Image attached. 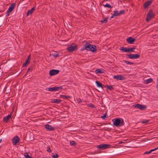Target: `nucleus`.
Wrapping results in <instances>:
<instances>
[{"label": "nucleus", "instance_id": "1", "mask_svg": "<svg viewBox=\"0 0 158 158\" xmlns=\"http://www.w3.org/2000/svg\"><path fill=\"white\" fill-rule=\"evenodd\" d=\"M97 47L96 46L90 44L89 42H86L83 47L81 49V51L85 50L94 52L96 51Z\"/></svg>", "mask_w": 158, "mask_h": 158}, {"label": "nucleus", "instance_id": "2", "mask_svg": "<svg viewBox=\"0 0 158 158\" xmlns=\"http://www.w3.org/2000/svg\"><path fill=\"white\" fill-rule=\"evenodd\" d=\"M113 124L116 127H120L123 125L124 123L122 118L114 119L112 120Z\"/></svg>", "mask_w": 158, "mask_h": 158}, {"label": "nucleus", "instance_id": "3", "mask_svg": "<svg viewBox=\"0 0 158 158\" xmlns=\"http://www.w3.org/2000/svg\"><path fill=\"white\" fill-rule=\"evenodd\" d=\"M156 15L152 10H149L146 19V21L148 22L152 19Z\"/></svg>", "mask_w": 158, "mask_h": 158}, {"label": "nucleus", "instance_id": "4", "mask_svg": "<svg viewBox=\"0 0 158 158\" xmlns=\"http://www.w3.org/2000/svg\"><path fill=\"white\" fill-rule=\"evenodd\" d=\"M111 146L109 144H101L98 145L97 148L98 149L103 150L110 148Z\"/></svg>", "mask_w": 158, "mask_h": 158}, {"label": "nucleus", "instance_id": "5", "mask_svg": "<svg viewBox=\"0 0 158 158\" xmlns=\"http://www.w3.org/2000/svg\"><path fill=\"white\" fill-rule=\"evenodd\" d=\"M62 88V86H60L59 87H52L46 88L45 89L46 90L53 91H56L59 90V89H61Z\"/></svg>", "mask_w": 158, "mask_h": 158}, {"label": "nucleus", "instance_id": "6", "mask_svg": "<svg viewBox=\"0 0 158 158\" xmlns=\"http://www.w3.org/2000/svg\"><path fill=\"white\" fill-rule=\"evenodd\" d=\"M140 55L139 54H130L127 55V58L131 59H136L139 58Z\"/></svg>", "mask_w": 158, "mask_h": 158}, {"label": "nucleus", "instance_id": "7", "mask_svg": "<svg viewBox=\"0 0 158 158\" xmlns=\"http://www.w3.org/2000/svg\"><path fill=\"white\" fill-rule=\"evenodd\" d=\"M113 15L115 16H118L121 15H124L125 14V10H122L120 11L119 12L117 10H115L113 11Z\"/></svg>", "mask_w": 158, "mask_h": 158}, {"label": "nucleus", "instance_id": "8", "mask_svg": "<svg viewBox=\"0 0 158 158\" xmlns=\"http://www.w3.org/2000/svg\"><path fill=\"white\" fill-rule=\"evenodd\" d=\"M134 106L135 108L139 109L140 110H144L147 108L146 106L139 104H137L134 105Z\"/></svg>", "mask_w": 158, "mask_h": 158}, {"label": "nucleus", "instance_id": "9", "mask_svg": "<svg viewBox=\"0 0 158 158\" xmlns=\"http://www.w3.org/2000/svg\"><path fill=\"white\" fill-rule=\"evenodd\" d=\"M12 140L13 145H16L19 142V137L16 135L12 139Z\"/></svg>", "mask_w": 158, "mask_h": 158}, {"label": "nucleus", "instance_id": "10", "mask_svg": "<svg viewBox=\"0 0 158 158\" xmlns=\"http://www.w3.org/2000/svg\"><path fill=\"white\" fill-rule=\"evenodd\" d=\"M77 45L76 44L74 46L71 45L70 47L67 48V49L68 51L70 52H72L75 50H77Z\"/></svg>", "mask_w": 158, "mask_h": 158}, {"label": "nucleus", "instance_id": "11", "mask_svg": "<svg viewBox=\"0 0 158 158\" xmlns=\"http://www.w3.org/2000/svg\"><path fill=\"white\" fill-rule=\"evenodd\" d=\"M59 70H58L52 69L49 71V75L51 76H53L58 73L59 72Z\"/></svg>", "mask_w": 158, "mask_h": 158}, {"label": "nucleus", "instance_id": "12", "mask_svg": "<svg viewBox=\"0 0 158 158\" xmlns=\"http://www.w3.org/2000/svg\"><path fill=\"white\" fill-rule=\"evenodd\" d=\"M114 79H116L117 80H124L125 78L121 75H115L113 76Z\"/></svg>", "mask_w": 158, "mask_h": 158}, {"label": "nucleus", "instance_id": "13", "mask_svg": "<svg viewBox=\"0 0 158 158\" xmlns=\"http://www.w3.org/2000/svg\"><path fill=\"white\" fill-rule=\"evenodd\" d=\"M136 40V39L133 38L131 37H129L126 39L127 41L130 44H132Z\"/></svg>", "mask_w": 158, "mask_h": 158}, {"label": "nucleus", "instance_id": "14", "mask_svg": "<svg viewBox=\"0 0 158 158\" xmlns=\"http://www.w3.org/2000/svg\"><path fill=\"white\" fill-rule=\"evenodd\" d=\"M30 61V55L27 57V58L26 59L25 61L23 64V67H26L29 64Z\"/></svg>", "mask_w": 158, "mask_h": 158}, {"label": "nucleus", "instance_id": "15", "mask_svg": "<svg viewBox=\"0 0 158 158\" xmlns=\"http://www.w3.org/2000/svg\"><path fill=\"white\" fill-rule=\"evenodd\" d=\"M11 114H9L5 117H4L3 118V122L7 123L8 122L10 118H11Z\"/></svg>", "mask_w": 158, "mask_h": 158}, {"label": "nucleus", "instance_id": "16", "mask_svg": "<svg viewBox=\"0 0 158 158\" xmlns=\"http://www.w3.org/2000/svg\"><path fill=\"white\" fill-rule=\"evenodd\" d=\"M45 128L48 131H53L54 128L53 127H52L51 125L48 124H46L45 125Z\"/></svg>", "mask_w": 158, "mask_h": 158}, {"label": "nucleus", "instance_id": "17", "mask_svg": "<svg viewBox=\"0 0 158 158\" xmlns=\"http://www.w3.org/2000/svg\"><path fill=\"white\" fill-rule=\"evenodd\" d=\"M153 0L148 1L146 2L144 5V8L146 9L150 6Z\"/></svg>", "mask_w": 158, "mask_h": 158}, {"label": "nucleus", "instance_id": "18", "mask_svg": "<svg viewBox=\"0 0 158 158\" xmlns=\"http://www.w3.org/2000/svg\"><path fill=\"white\" fill-rule=\"evenodd\" d=\"M35 6H34L31 9L28 10L27 13V15L28 16L30 14H31L35 10Z\"/></svg>", "mask_w": 158, "mask_h": 158}, {"label": "nucleus", "instance_id": "19", "mask_svg": "<svg viewBox=\"0 0 158 158\" xmlns=\"http://www.w3.org/2000/svg\"><path fill=\"white\" fill-rule=\"evenodd\" d=\"M15 3H13L11 4V6L9 7L7 10L9 12H11L13 10L15 6Z\"/></svg>", "mask_w": 158, "mask_h": 158}, {"label": "nucleus", "instance_id": "20", "mask_svg": "<svg viewBox=\"0 0 158 158\" xmlns=\"http://www.w3.org/2000/svg\"><path fill=\"white\" fill-rule=\"evenodd\" d=\"M95 83H96V85L98 87H100L102 89H103V88L102 86V85L101 82L97 81H95Z\"/></svg>", "mask_w": 158, "mask_h": 158}, {"label": "nucleus", "instance_id": "21", "mask_svg": "<svg viewBox=\"0 0 158 158\" xmlns=\"http://www.w3.org/2000/svg\"><path fill=\"white\" fill-rule=\"evenodd\" d=\"M62 100L59 99H53L52 100L51 102L52 103H56L57 104H59L60 103Z\"/></svg>", "mask_w": 158, "mask_h": 158}, {"label": "nucleus", "instance_id": "22", "mask_svg": "<svg viewBox=\"0 0 158 158\" xmlns=\"http://www.w3.org/2000/svg\"><path fill=\"white\" fill-rule=\"evenodd\" d=\"M60 97L62 98H63L65 99H68V98H71V97L70 96H66L63 95H60Z\"/></svg>", "mask_w": 158, "mask_h": 158}, {"label": "nucleus", "instance_id": "23", "mask_svg": "<svg viewBox=\"0 0 158 158\" xmlns=\"http://www.w3.org/2000/svg\"><path fill=\"white\" fill-rule=\"evenodd\" d=\"M95 72L97 73H102L104 72L103 70L101 69H96Z\"/></svg>", "mask_w": 158, "mask_h": 158}, {"label": "nucleus", "instance_id": "24", "mask_svg": "<svg viewBox=\"0 0 158 158\" xmlns=\"http://www.w3.org/2000/svg\"><path fill=\"white\" fill-rule=\"evenodd\" d=\"M153 81L152 79L150 78H149L148 79L144 81V83L145 84H148L149 83H151Z\"/></svg>", "mask_w": 158, "mask_h": 158}, {"label": "nucleus", "instance_id": "25", "mask_svg": "<svg viewBox=\"0 0 158 158\" xmlns=\"http://www.w3.org/2000/svg\"><path fill=\"white\" fill-rule=\"evenodd\" d=\"M120 49L124 52H127V48L124 47H121Z\"/></svg>", "mask_w": 158, "mask_h": 158}, {"label": "nucleus", "instance_id": "26", "mask_svg": "<svg viewBox=\"0 0 158 158\" xmlns=\"http://www.w3.org/2000/svg\"><path fill=\"white\" fill-rule=\"evenodd\" d=\"M135 49V48H127V52H132L134 51V50Z\"/></svg>", "mask_w": 158, "mask_h": 158}, {"label": "nucleus", "instance_id": "27", "mask_svg": "<svg viewBox=\"0 0 158 158\" xmlns=\"http://www.w3.org/2000/svg\"><path fill=\"white\" fill-rule=\"evenodd\" d=\"M88 107H90L92 108H95L96 107L92 103L88 104L87 105Z\"/></svg>", "mask_w": 158, "mask_h": 158}, {"label": "nucleus", "instance_id": "28", "mask_svg": "<svg viewBox=\"0 0 158 158\" xmlns=\"http://www.w3.org/2000/svg\"><path fill=\"white\" fill-rule=\"evenodd\" d=\"M24 156L25 158H32V157L30 156L27 152H26L24 153Z\"/></svg>", "mask_w": 158, "mask_h": 158}, {"label": "nucleus", "instance_id": "29", "mask_svg": "<svg viewBox=\"0 0 158 158\" xmlns=\"http://www.w3.org/2000/svg\"><path fill=\"white\" fill-rule=\"evenodd\" d=\"M51 156L53 158H57L58 157V155L56 153H52Z\"/></svg>", "mask_w": 158, "mask_h": 158}, {"label": "nucleus", "instance_id": "30", "mask_svg": "<svg viewBox=\"0 0 158 158\" xmlns=\"http://www.w3.org/2000/svg\"><path fill=\"white\" fill-rule=\"evenodd\" d=\"M124 63L127 64H134V63L132 62L127 60H125L124 61Z\"/></svg>", "mask_w": 158, "mask_h": 158}, {"label": "nucleus", "instance_id": "31", "mask_svg": "<svg viewBox=\"0 0 158 158\" xmlns=\"http://www.w3.org/2000/svg\"><path fill=\"white\" fill-rule=\"evenodd\" d=\"M103 6L105 7H108V8H111L112 7L109 4L106 3L105 5H103Z\"/></svg>", "mask_w": 158, "mask_h": 158}, {"label": "nucleus", "instance_id": "32", "mask_svg": "<svg viewBox=\"0 0 158 158\" xmlns=\"http://www.w3.org/2000/svg\"><path fill=\"white\" fill-rule=\"evenodd\" d=\"M32 67H29L27 69V70L26 73V75L27 74V73H28L30 71H32Z\"/></svg>", "mask_w": 158, "mask_h": 158}, {"label": "nucleus", "instance_id": "33", "mask_svg": "<svg viewBox=\"0 0 158 158\" xmlns=\"http://www.w3.org/2000/svg\"><path fill=\"white\" fill-rule=\"evenodd\" d=\"M52 56L54 57H57L59 56V54L58 53H54L52 54Z\"/></svg>", "mask_w": 158, "mask_h": 158}, {"label": "nucleus", "instance_id": "34", "mask_svg": "<svg viewBox=\"0 0 158 158\" xmlns=\"http://www.w3.org/2000/svg\"><path fill=\"white\" fill-rule=\"evenodd\" d=\"M70 144L72 146H74L76 145V143L73 141H70Z\"/></svg>", "mask_w": 158, "mask_h": 158}, {"label": "nucleus", "instance_id": "35", "mask_svg": "<svg viewBox=\"0 0 158 158\" xmlns=\"http://www.w3.org/2000/svg\"><path fill=\"white\" fill-rule=\"evenodd\" d=\"M108 89L110 90H113L114 89L112 86L111 85H109Z\"/></svg>", "mask_w": 158, "mask_h": 158}, {"label": "nucleus", "instance_id": "36", "mask_svg": "<svg viewBox=\"0 0 158 158\" xmlns=\"http://www.w3.org/2000/svg\"><path fill=\"white\" fill-rule=\"evenodd\" d=\"M77 102L78 103H80L81 102H82L80 98H77Z\"/></svg>", "mask_w": 158, "mask_h": 158}, {"label": "nucleus", "instance_id": "37", "mask_svg": "<svg viewBox=\"0 0 158 158\" xmlns=\"http://www.w3.org/2000/svg\"><path fill=\"white\" fill-rule=\"evenodd\" d=\"M106 113L105 114H104L103 116H102L101 117V118H102L103 119H105V118L106 117Z\"/></svg>", "mask_w": 158, "mask_h": 158}, {"label": "nucleus", "instance_id": "38", "mask_svg": "<svg viewBox=\"0 0 158 158\" xmlns=\"http://www.w3.org/2000/svg\"><path fill=\"white\" fill-rule=\"evenodd\" d=\"M151 152H150V151H147V152H145L143 154H148L150 153Z\"/></svg>", "mask_w": 158, "mask_h": 158}, {"label": "nucleus", "instance_id": "39", "mask_svg": "<svg viewBox=\"0 0 158 158\" xmlns=\"http://www.w3.org/2000/svg\"><path fill=\"white\" fill-rule=\"evenodd\" d=\"M158 149V147L154 149H152L151 150H150V152H152L154 151L155 150H156Z\"/></svg>", "mask_w": 158, "mask_h": 158}, {"label": "nucleus", "instance_id": "40", "mask_svg": "<svg viewBox=\"0 0 158 158\" xmlns=\"http://www.w3.org/2000/svg\"><path fill=\"white\" fill-rule=\"evenodd\" d=\"M48 149L47 150V151L48 152H51V151L50 147H47Z\"/></svg>", "mask_w": 158, "mask_h": 158}, {"label": "nucleus", "instance_id": "41", "mask_svg": "<svg viewBox=\"0 0 158 158\" xmlns=\"http://www.w3.org/2000/svg\"><path fill=\"white\" fill-rule=\"evenodd\" d=\"M10 12H9L7 10V13H6V16H8L9 15V13H10Z\"/></svg>", "mask_w": 158, "mask_h": 158}, {"label": "nucleus", "instance_id": "42", "mask_svg": "<svg viewBox=\"0 0 158 158\" xmlns=\"http://www.w3.org/2000/svg\"><path fill=\"white\" fill-rule=\"evenodd\" d=\"M107 20H108V18L107 17H106V18H105V19H104V21H105V22L106 23L107 21Z\"/></svg>", "mask_w": 158, "mask_h": 158}, {"label": "nucleus", "instance_id": "43", "mask_svg": "<svg viewBox=\"0 0 158 158\" xmlns=\"http://www.w3.org/2000/svg\"><path fill=\"white\" fill-rule=\"evenodd\" d=\"M101 22L102 23H106L105 21H104V20H101Z\"/></svg>", "mask_w": 158, "mask_h": 158}, {"label": "nucleus", "instance_id": "44", "mask_svg": "<svg viewBox=\"0 0 158 158\" xmlns=\"http://www.w3.org/2000/svg\"><path fill=\"white\" fill-rule=\"evenodd\" d=\"M114 17H115L114 15H113V14L110 17L111 18H113Z\"/></svg>", "mask_w": 158, "mask_h": 158}, {"label": "nucleus", "instance_id": "45", "mask_svg": "<svg viewBox=\"0 0 158 158\" xmlns=\"http://www.w3.org/2000/svg\"><path fill=\"white\" fill-rule=\"evenodd\" d=\"M109 86V85H105V87L107 88V89H108V87Z\"/></svg>", "mask_w": 158, "mask_h": 158}, {"label": "nucleus", "instance_id": "46", "mask_svg": "<svg viewBox=\"0 0 158 158\" xmlns=\"http://www.w3.org/2000/svg\"><path fill=\"white\" fill-rule=\"evenodd\" d=\"M148 120H147V121H143L142 122V123H148Z\"/></svg>", "mask_w": 158, "mask_h": 158}, {"label": "nucleus", "instance_id": "47", "mask_svg": "<svg viewBox=\"0 0 158 158\" xmlns=\"http://www.w3.org/2000/svg\"><path fill=\"white\" fill-rule=\"evenodd\" d=\"M6 87H5V88H4V90H3V91H4V92H5V91H6Z\"/></svg>", "mask_w": 158, "mask_h": 158}, {"label": "nucleus", "instance_id": "48", "mask_svg": "<svg viewBox=\"0 0 158 158\" xmlns=\"http://www.w3.org/2000/svg\"><path fill=\"white\" fill-rule=\"evenodd\" d=\"M156 88L158 91V84H157V85H156Z\"/></svg>", "mask_w": 158, "mask_h": 158}, {"label": "nucleus", "instance_id": "49", "mask_svg": "<svg viewBox=\"0 0 158 158\" xmlns=\"http://www.w3.org/2000/svg\"><path fill=\"white\" fill-rule=\"evenodd\" d=\"M123 143V142L122 141H120L119 142V144H121V143Z\"/></svg>", "mask_w": 158, "mask_h": 158}, {"label": "nucleus", "instance_id": "50", "mask_svg": "<svg viewBox=\"0 0 158 158\" xmlns=\"http://www.w3.org/2000/svg\"><path fill=\"white\" fill-rule=\"evenodd\" d=\"M2 139H0V143L1 142H2Z\"/></svg>", "mask_w": 158, "mask_h": 158}, {"label": "nucleus", "instance_id": "51", "mask_svg": "<svg viewBox=\"0 0 158 158\" xmlns=\"http://www.w3.org/2000/svg\"><path fill=\"white\" fill-rule=\"evenodd\" d=\"M157 84H158V79H157Z\"/></svg>", "mask_w": 158, "mask_h": 158}, {"label": "nucleus", "instance_id": "52", "mask_svg": "<svg viewBox=\"0 0 158 158\" xmlns=\"http://www.w3.org/2000/svg\"><path fill=\"white\" fill-rule=\"evenodd\" d=\"M0 70H1V68H0Z\"/></svg>", "mask_w": 158, "mask_h": 158}]
</instances>
